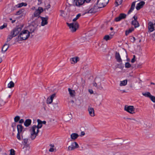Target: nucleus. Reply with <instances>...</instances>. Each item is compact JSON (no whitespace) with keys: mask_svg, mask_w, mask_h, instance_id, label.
<instances>
[{"mask_svg":"<svg viewBox=\"0 0 155 155\" xmlns=\"http://www.w3.org/2000/svg\"><path fill=\"white\" fill-rule=\"evenodd\" d=\"M10 46L9 44L7 43H5L4 45L2 46V48L1 51L2 53H4L7 50Z\"/></svg>","mask_w":155,"mask_h":155,"instance_id":"11","label":"nucleus"},{"mask_svg":"<svg viewBox=\"0 0 155 155\" xmlns=\"http://www.w3.org/2000/svg\"><path fill=\"white\" fill-rule=\"evenodd\" d=\"M55 94H54L48 97L46 100V103L48 104H51L53 102V100L55 96Z\"/></svg>","mask_w":155,"mask_h":155,"instance_id":"12","label":"nucleus"},{"mask_svg":"<svg viewBox=\"0 0 155 155\" xmlns=\"http://www.w3.org/2000/svg\"><path fill=\"white\" fill-rule=\"evenodd\" d=\"M128 120H130L134 121H137V120L134 118H127Z\"/></svg>","mask_w":155,"mask_h":155,"instance_id":"54","label":"nucleus"},{"mask_svg":"<svg viewBox=\"0 0 155 155\" xmlns=\"http://www.w3.org/2000/svg\"><path fill=\"white\" fill-rule=\"evenodd\" d=\"M127 83V80H126L120 81V86H124L126 85Z\"/></svg>","mask_w":155,"mask_h":155,"instance_id":"32","label":"nucleus"},{"mask_svg":"<svg viewBox=\"0 0 155 155\" xmlns=\"http://www.w3.org/2000/svg\"><path fill=\"white\" fill-rule=\"evenodd\" d=\"M7 26V24H4L3 25L1 26L0 27V30L2 29L3 28H6Z\"/></svg>","mask_w":155,"mask_h":155,"instance_id":"52","label":"nucleus"},{"mask_svg":"<svg viewBox=\"0 0 155 155\" xmlns=\"http://www.w3.org/2000/svg\"><path fill=\"white\" fill-rule=\"evenodd\" d=\"M95 7H96V6H90L89 7H87L84 14L87 13H92L95 12H96V10L95 9Z\"/></svg>","mask_w":155,"mask_h":155,"instance_id":"8","label":"nucleus"},{"mask_svg":"<svg viewBox=\"0 0 155 155\" xmlns=\"http://www.w3.org/2000/svg\"><path fill=\"white\" fill-rule=\"evenodd\" d=\"M77 103H76V105L78 106H79L81 104V103L80 102V100H78L77 101Z\"/></svg>","mask_w":155,"mask_h":155,"instance_id":"55","label":"nucleus"},{"mask_svg":"<svg viewBox=\"0 0 155 155\" xmlns=\"http://www.w3.org/2000/svg\"><path fill=\"white\" fill-rule=\"evenodd\" d=\"M148 29L150 32L155 30V23L153 24L152 22H150L148 23Z\"/></svg>","mask_w":155,"mask_h":155,"instance_id":"13","label":"nucleus"},{"mask_svg":"<svg viewBox=\"0 0 155 155\" xmlns=\"http://www.w3.org/2000/svg\"><path fill=\"white\" fill-rule=\"evenodd\" d=\"M74 150V148L71 147V145L68 146V151H72Z\"/></svg>","mask_w":155,"mask_h":155,"instance_id":"51","label":"nucleus"},{"mask_svg":"<svg viewBox=\"0 0 155 155\" xmlns=\"http://www.w3.org/2000/svg\"><path fill=\"white\" fill-rule=\"evenodd\" d=\"M31 121L30 119H28L25 120L24 122V124L25 126L28 127L30 125L31 123Z\"/></svg>","mask_w":155,"mask_h":155,"instance_id":"25","label":"nucleus"},{"mask_svg":"<svg viewBox=\"0 0 155 155\" xmlns=\"http://www.w3.org/2000/svg\"><path fill=\"white\" fill-rule=\"evenodd\" d=\"M29 132L30 134V137L31 139L33 140L38 135L39 130L36 127V125H34L30 129Z\"/></svg>","mask_w":155,"mask_h":155,"instance_id":"2","label":"nucleus"},{"mask_svg":"<svg viewBox=\"0 0 155 155\" xmlns=\"http://www.w3.org/2000/svg\"><path fill=\"white\" fill-rule=\"evenodd\" d=\"M21 137L24 140V143L26 144H27L28 141V139L27 138H25L23 135H21Z\"/></svg>","mask_w":155,"mask_h":155,"instance_id":"45","label":"nucleus"},{"mask_svg":"<svg viewBox=\"0 0 155 155\" xmlns=\"http://www.w3.org/2000/svg\"><path fill=\"white\" fill-rule=\"evenodd\" d=\"M81 15L80 14H78L75 18L73 19V22H76V21L81 16Z\"/></svg>","mask_w":155,"mask_h":155,"instance_id":"41","label":"nucleus"},{"mask_svg":"<svg viewBox=\"0 0 155 155\" xmlns=\"http://www.w3.org/2000/svg\"><path fill=\"white\" fill-rule=\"evenodd\" d=\"M89 92L91 94H93V91L91 89H89Z\"/></svg>","mask_w":155,"mask_h":155,"instance_id":"61","label":"nucleus"},{"mask_svg":"<svg viewBox=\"0 0 155 155\" xmlns=\"http://www.w3.org/2000/svg\"><path fill=\"white\" fill-rule=\"evenodd\" d=\"M122 2V0H116L115 1L116 5V6L120 5Z\"/></svg>","mask_w":155,"mask_h":155,"instance_id":"40","label":"nucleus"},{"mask_svg":"<svg viewBox=\"0 0 155 155\" xmlns=\"http://www.w3.org/2000/svg\"><path fill=\"white\" fill-rule=\"evenodd\" d=\"M134 28L131 27L128 30H126L125 32V35H127L129 33H131L134 30Z\"/></svg>","mask_w":155,"mask_h":155,"instance_id":"35","label":"nucleus"},{"mask_svg":"<svg viewBox=\"0 0 155 155\" xmlns=\"http://www.w3.org/2000/svg\"><path fill=\"white\" fill-rule=\"evenodd\" d=\"M15 37V36H13V35L12 34H11V35H9L8 36L7 38L6 42L8 43L12 38L13 37Z\"/></svg>","mask_w":155,"mask_h":155,"instance_id":"33","label":"nucleus"},{"mask_svg":"<svg viewBox=\"0 0 155 155\" xmlns=\"http://www.w3.org/2000/svg\"><path fill=\"white\" fill-rule=\"evenodd\" d=\"M68 91L71 97H74L75 96L76 93L74 90H71L70 88H68Z\"/></svg>","mask_w":155,"mask_h":155,"instance_id":"20","label":"nucleus"},{"mask_svg":"<svg viewBox=\"0 0 155 155\" xmlns=\"http://www.w3.org/2000/svg\"><path fill=\"white\" fill-rule=\"evenodd\" d=\"M124 110L128 112L131 114H134L135 112V108L133 106L125 105L124 107Z\"/></svg>","mask_w":155,"mask_h":155,"instance_id":"7","label":"nucleus"},{"mask_svg":"<svg viewBox=\"0 0 155 155\" xmlns=\"http://www.w3.org/2000/svg\"><path fill=\"white\" fill-rule=\"evenodd\" d=\"M142 94L144 96L148 97H150L151 95L150 93L148 92H147L145 93H143Z\"/></svg>","mask_w":155,"mask_h":155,"instance_id":"39","label":"nucleus"},{"mask_svg":"<svg viewBox=\"0 0 155 155\" xmlns=\"http://www.w3.org/2000/svg\"><path fill=\"white\" fill-rule=\"evenodd\" d=\"M131 24L134 26L135 28L139 27L140 26L139 24L137 21L133 20L131 21Z\"/></svg>","mask_w":155,"mask_h":155,"instance_id":"23","label":"nucleus"},{"mask_svg":"<svg viewBox=\"0 0 155 155\" xmlns=\"http://www.w3.org/2000/svg\"><path fill=\"white\" fill-rule=\"evenodd\" d=\"M136 56L135 55H133V58L131 60V62L132 63H134L135 61Z\"/></svg>","mask_w":155,"mask_h":155,"instance_id":"53","label":"nucleus"},{"mask_svg":"<svg viewBox=\"0 0 155 155\" xmlns=\"http://www.w3.org/2000/svg\"><path fill=\"white\" fill-rule=\"evenodd\" d=\"M85 39V38H81V42H83L84 41Z\"/></svg>","mask_w":155,"mask_h":155,"instance_id":"58","label":"nucleus"},{"mask_svg":"<svg viewBox=\"0 0 155 155\" xmlns=\"http://www.w3.org/2000/svg\"><path fill=\"white\" fill-rule=\"evenodd\" d=\"M115 58L117 61L119 63H122V60L121 59L120 54L119 53L116 52L115 54Z\"/></svg>","mask_w":155,"mask_h":155,"instance_id":"19","label":"nucleus"},{"mask_svg":"<svg viewBox=\"0 0 155 155\" xmlns=\"http://www.w3.org/2000/svg\"><path fill=\"white\" fill-rule=\"evenodd\" d=\"M153 38L154 40L155 41V34H154L153 35Z\"/></svg>","mask_w":155,"mask_h":155,"instance_id":"64","label":"nucleus"},{"mask_svg":"<svg viewBox=\"0 0 155 155\" xmlns=\"http://www.w3.org/2000/svg\"><path fill=\"white\" fill-rule=\"evenodd\" d=\"M60 16L63 18H65L66 17L67 15L66 12L62 10H60Z\"/></svg>","mask_w":155,"mask_h":155,"instance_id":"27","label":"nucleus"},{"mask_svg":"<svg viewBox=\"0 0 155 155\" xmlns=\"http://www.w3.org/2000/svg\"><path fill=\"white\" fill-rule=\"evenodd\" d=\"M91 0H74L73 5L77 6H80L82 5L85 1L89 3Z\"/></svg>","mask_w":155,"mask_h":155,"instance_id":"5","label":"nucleus"},{"mask_svg":"<svg viewBox=\"0 0 155 155\" xmlns=\"http://www.w3.org/2000/svg\"><path fill=\"white\" fill-rule=\"evenodd\" d=\"M126 15L124 13H121L119 16L115 18V21H119L121 20L124 19L126 18Z\"/></svg>","mask_w":155,"mask_h":155,"instance_id":"14","label":"nucleus"},{"mask_svg":"<svg viewBox=\"0 0 155 155\" xmlns=\"http://www.w3.org/2000/svg\"><path fill=\"white\" fill-rule=\"evenodd\" d=\"M24 11V10L23 9L20 10L16 12V15H20Z\"/></svg>","mask_w":155,"mask_h":155,"instance_id":"48","label":"nucleus"},{"mask_svg":"<svg viewBox=\"0 0 155 155\" xmlns=\"http://www.w3.org/2000/svg\"><path fill=\"white\" fill-rule=\"evenodd\" d=\"M88 111L90 116L91 117H94L95 116V114L93 108L89 107L88 108Z\"/></svg>","mask_w":155,"mask_h":155,"instance_id":"17","label":"nucleus"},{"mask_svg":"<svg viewBox=\"0 0 155 155\" xmlns=\"http://www.w3.org/2000/svg\"><path fill=\"white\" fill-rule=\"evenodd\" d=\"M72 32H75L79 27V24L77 22H73L71 23H67Z\"/></svg>","mask_w":155,"mask_h":155,"instance_id":"3","label":"nucleus"},{"mask_svg":"<svg viewBox=\"0 0 155 155\" xmlns=\"http://www.w3.org/2000/svg\"><path fill=\"white\" fill-rule=\"evenodd\" d=\"M78 137V135L77 133H72L71 135V140H75Z\"/></svg>","mask_w":155,"mask_h":155,"instance_id":"24","label":"nucleus"},{"mask_svg":"<svg viewBox=\"0 0 155 155\" xmlns=\"http://www.w3.org/2000/svg\"><path fill=\"white\" fill-rule=\"evenodd\" d=\"M43 8L41 7H39L38 9L36 10L34 13L33 17H40V16H39L40 14L43 12Z\"/></svg>","mask_w":155,"mask_h":155,"instance_id":"9","label":"nucleus"},{"mask_svg":"<svg viewBox=\"0 0 155 155\" xmlns=\"http://www.w3.org/2000/svg\"><path fill=\"white\" fill-rule=\"evenodd\" d=\"M69 115V118H68V117H67V119H66L67 120H70L71 118V117H72L71 115V114H70V115Z\"/></svg>","mask_w":155,"mask_h":155,"instance_id":"56","label":"nucleus"},{"mask_svg":"<svg viewBox=\"0 0 155 155\" xmlns=\"http://www.w3.org/2000/svg\"><path fill=\"white\" fill-rule=\"evenodd\" d=\"M84 135H85V133H84V132L82 131L81 132L80 136H84Z\"/></svg>","mask_w":155,"mask_h":155,"instance_id":"57","label":"nucleus"},{"mask_svg":"<svg viewBox=\"0 0 155 155\" xmlns=\"http://www.w3.org/2000/svg\"><path fill=\"white\" fill-rule=\"evenodd\" d=\"M79 58L77 57L71 58L70 59V60L71 61V63L72 64H75L78 61H79Z\"/></svg>","mask_w":155,"mask_h":155,"instance_id":"22","label":"nucleus"},{"mask_svg":"<svg viewBox=\"0 0 155 155\" xmlns=\"http://www.w3.org/2000/svg\"><path fill=\"white\" fill-rule=\"evenodd\" d=\"M112 38V36L111 35L110 36L108 35H106L104 37L103 39L106 41H107L108 40H110Z\"/></svg>","mask_w":155,"mask_h":155,"instance_id":"37","label":"nucleus"},{"mask_svg":"<svg viewBox=\"0 0 155 155\" xmlns=\"http://www.w3.org/2000/svg\"><path fill=\"white\" fill-rule=\"evenodd\" d=\"M15 84L12 81H11L8 84V87L9 88H12L14 87Z\"/></svg>","mask_w":155,"mask_h":155,"instance_id":"34","label":"nucleus"},{"mask_svg":"<svg viewBox=\"0 0 155 155\" xmlns=\"http://www.w3.org/2000/svg\"><path fill=\"white\" fill-rule=\"evenodd\" d=\"M22 27L20 26L19 27H17L15 28L13 31L11 32V34H12L13 35V36H16L17 35L19 32L21 31Z\"/></svg>","mask_w":155,"mask_h":155,"instance_id":"10","label":"nucleus"},{"mask_svg":"<svg viewBox=\"0 0 155 155\" xmlns=\"http://www.w3.org/2000/svg\"><path fill=\"white\" fill-rule=\"evenodd\" d=\"M41 123L42 124H45L46 123V122L45 121H41Z\"/></svg>","mask_w":155,"mask_h":155,"instance_id":"63","label":"nucleus"},{"mask_svg":"<svg viewBox=\"0 0 155 155\" xmlns=\"http://www.w3.org/2000/svg\"><path fill=\"white\" fill-rule=\"evenodd\" d=\"M121 54L123 58L124 59L127 58V55L126 51L124 50H123L122 51V54Z\"/></svg>","mask_w":155,"mask_h":155,"instance_id":"29","label":"nucleus"},{"mask_svg":"<svg viewBox=\"0 0 155 155\" xmlns=\"http://www.w3.org/2000/svg\"><path fill=\"white\" fill-rule=\"evenodd\" d=\"M37 121L38 125L37 126H36V127H37L38 129L39 130V129L41 128L42 126V124L41 123V121L39 119H38Z\"/></svg>","mask_w":155,"mask_h":155,"instance_id":"31","label":"nucleus"},{"mask_svg":"<svg viewBox=\"0 0 155 155\" xmlns=\"http://www.w3.org/2000/svg\"><path fill=\"white\" fill-rule=\"evenodd\" d=\"M137 68H140L141 67V64H138L137 65Z\"/></svg>","mask_w":155,"mask_h":155,"instance_id":"62","label":"nucleus"},{"mask_svg":"<svg viewBox=\"0 0 155 155\" xmlns=\"http://www.w3.org/2000/svg\"><path fill=\"white\" fill-rule=\"evenodd\" d=\"M59 103L58 100L54 102L52 105L50 106L52 110H54L58 107V104Z\"/></svg>","mask_w":155,"mask_h":155,"instance_id":"18","label":"nucleus"},{"mask_svg":"<svg viewBox=\"0 0 155 155\" xmlns=\"http://www.w3.org/2000/svg\"><path fill=\"white\" fill-rule=\"evenodd\" d=\"M71 147H73L74 149H75L76 148H78L79 147V145L76 142H74L72 143L71 145Z\"/></svg>","mask_w":155,"mask_h":155,"instance_id":"30","label":"nucleus"},{"mask_svg":"<svg viewBox=\"0 0 155 155\" xmlns=\"http://www.w3.org/2000/svg\"><path fill=\"white\" fill-rule=\"evenodd\" d=\"M49 146H50L51 148L49 149V151L50 152H54V145L52 144H50Z\"/></svg>","mask_w":155,"mask_h":155,"instance_id":"38","label":"nucleus"},{"mask_svg":"<svg viewBox=\"0 0 155 155\" xmlns=\"http://www.w3.org/2000/svg\"><path fill=\"white\" fill-rule=\"evenodd\" d=\"M101 79L99 78H96L95 79V82L93 83V85L96 88L100 89L103 88V87L101 84Z\"/></svg>","mask_w":155,"mask_h":155,"instance_id":"4","label":"nucleus"},{"mask_svg":"<svg viewBox=\"0 0 155 155\" xmlns=\"http://www.w3.org/2000/svg\"><path fill=\"white\" fill-rule=\"evenodd\" d=\"M15 151L14 149H11L10 150V155H15Z\"/></svg>","mask_w":155,"mask_h":155,"instance_id":"49","label":"nucleus"},{"mask_svg":"<svg viewBox=\"0 0 155 155\" xmlns=\"http://www.w3.org/2000/svg\"><path fill=\"white\" fill-rule=\"evenodd\" d=\"M27 5L26 3L22 2L19 4H18L17 5L18 8H20L22 7L23 6H26Z\"/></svg>","mask_w":155,"mask_h":155,"instance_id":"43","label":"nucleus"},{"mask_svg":"<svg viewBox=\"0 0 155 155\" xmlns=\"http://www.w3.org/2000/svg\"><path fill=\"white\" fill-rule=\"evenodd\" d=\"M109 0H98L97 3V7L101 8L105 6L108 3Z\"/></svg>","mask_w":155,"mask_h":155,"instance_id":"6","label":"nucleus"},{"mask_svg":"<svg viewBox=\"0 0 155 155\" xmlns=\"http://www.w3.org/2000/svg\"><path fill=\"white\" fill-rule=\"evenodd\" d=\"M131 67V64L128 62H126L125 64V67L127 68H129Z\"/></svg>","mask_w":155,"mask_h":155,"instance_id":"44","label":"nucleus"},{"mask_svg":"<svg viewBox=\"0 0 155 155\" xmlns=\"http://www.w3.org/2000/svg\"><path fill=\"white\" fill-rule=\"evenodd\" d=\"M17 128L18 130V132L20 133H23V132H22L23 129L22 126L21 125H18L17 126Z\"/></svg>","mask_w":155,"mask_h":155,"instance_id":"28","label":"nucleus"},{"mask_svg":"<svg viewBox=\"0 0 155 155\" xmlns=\"http://www.w3.org/2000/svg\"><path fill=\"white\" fill-rule=\"evenodd\" d=\"M20 117L19 116H17L15 117L14 118V121L15 122H18V121L20 120Z\"/></svg>","mask_w":155,"mask_h":155,"instance_id":"46","label":"nucleus"},{"mask_svg":"<svg viewBox=\"0 0 155 155\" xmlns=\"http://www.w3.org/2000/svg\"><path fill=\"white\" fill-rule=\"evenodd\" d=\"M151 100L154 103H155V97L152 95L149 97Z\"/></svg>","mask_w":155,"mask_h":155,"instance_id":"47","label":"nucleus"},{"mask_svg":"<svg viewBox=\"0 0 155 155\" xmlns=\"http://www.w3.org/2000/svg\"><path fill=\"white\" fill-rule=\"evenodd\" d=\"M30 36V32L27 30H22L15 39V41L19 42L20 41L26 40Z\"/></svg>","mask_w":155,"mask_h":155,"instance_id":"1","label":"nucleus"},{"mask_svg":"<svg viewBox=\"0 0 155 155\" xmlns=\"http://www.w3.org/2000/svg\"><path fill=\"white\" fill-rule=\"evenodd\" d=\"M135 3H136V2H132V5H131V8H130V10L128 12V14H130L134 9V8L135 7Z\"/></svg>","mask_w":155,"mask_h":155,"instance_id":"26","label":"nucleus"},{"mask_svg":"<svg viewBox=\"0 0 155 155\" xmlns=\"http://www.w3.org/2000/svg\"><path fill=\"white\" fill-rule=\"evenodd\" d=\"M6 103L3 99L0 97V107L5 105Z\"/></svg>","mask_w":155,"mask_h":155,"instance_id":"36","label":"nucleus"},{"mask_svg":"<svg viewBox=\"0 0 155 155\" xmlns=\"http://www.w3.org/2000/svg\"><path fill=\"white\" fill-rule=\"evenodd\" d=\"M133 18L134 19L133 20L137 21V16H134L133 17Z\"/></svg>","mask_w":155,"mask_h":155,"instance_id":"59","label":"nucleus"},{"mask_svg":"<svg viewBox=\"0 0 155 155\" xmlns=\"http://www.w3.org/2000/svg\"><path fill=\"white\" fill-rule=\"evenodd\" d=\"M145 2L143 1H141L137 4L136 8L137 10H139L144 5Z\"/></svg>","mask_w":155,"mask_h":155,"instance_id":"21","label":"nucleus"},{"mask_svg":"<svg viewBox=\"0 0 155 155\" xmlns=\"http://www.w3.org/2000/svg\"><path fill=\"white\" fill-rule=\"evenodd\" d=\"M37 27V25L36 24L31 25H30L28 27V29L29 30L30 33L33 32L35 30H36Z\"/></svg>","mask_w":155,"mask_h":155,"instance_id":"15","label":"nucleus"},{"mask_svg":"<svg viewBox=\"0 0 155 155\" xmlns=\"http://www.w3.org/2000/svg\"><path fill=\"white\" fill-rule=\"evenodd\" d=\"M24 120L23 119H21L19 121V123H22L24 122Z\"/></svg>","mask_w":155,"mask_h":155,"instance_id":"60","label":"nucleus"},{"mask_svg":"<svg viewBox=\"0 0 155 155\" xmlns=\"http://www.w3.org/2000/svg\"><path fill=\"white\" fill-rule=\"evenodd\" d=\"M23 133H20L18 132L17 135V138L19 140H21V135H23Z\"/></svg>","mask_w":155,"mask_h":155,"instance_id":"42","label":"nucleus"},{"mask_svg":"<svg viewBox=\"0 0 155 155\" xmlns=\"http://www.w3.org/2000/svg\"><path fill=\"white\" fill-rule=\"evenodd\" d=\"M106 46L104 45H102L101 46V50L102 51H104L106 49Z\"/></svg>","mask_w":155,"mask_h":155,"instance_id":"50","label":"nucleus"},{"mask_svg":"<svg viewBox=\"0 0 155 155\" xmlns=\"http://www.w3.org/2000/svg\"><path fill=\"white\" fill-rule=\"evenodd\" d=\"M40 18L42 21L41 24L42 26H44L48 24V17H40Z\"/></svg>","mask_w":155,"mask_h":155,"instance_id":"16","label":"nucleus"}]
</instances>
